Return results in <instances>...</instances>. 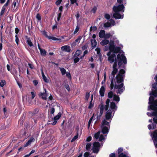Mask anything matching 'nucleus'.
<instances>
[{
  "instance_id": "obj_1",
  "label": "nucleus",
  "mask_w": 157,
  "mask_h": 157,
  "mask_svg": "<svg viewBox=\"0 0 157 157\" xmlns=\"http://www.w3.org/2000/svg\"><path fill=\"white\" fill-rule=\"evenodd\" d=\"M125 73L124 70L121 69L115 77L116 82L115 83L114 89L117 90L116 91L117 94H121L125 90V86L123 82L124 81L125 77Z\"/></svg>"
},
{
  "instance_id": "obj_50",
  "label": "nucleus",
  "mask_w": 157,
  "mask_h": 157,
  "mask_svg": "<svg viewBox=\"0 0 157 157\" xmlns=\"http://www.w3.org/2000/svg\"><path fill=\"white\" fill-rule=\"evenodd\" d=\"M82 38V37L81 36H78L77 38L75 40V42H76L79 43L80 42V40Z\"/></svg>"
},
{
  "instance_id": "obj_38",
  "label": "nucleus",
  "mask_w": 157,
  "mask_h": 157,
  "mask_svg": "<svg viewBox=\"0 0 157 157\" xmlns=\"http://www.w3.org/2000/svg\"><path fill=\"white\" fill-rule=\"evenodd\" d=\"M6 82L5 80H2L0 82V86L1 87H3L6 84Z\"/></svg>"
},
{
  "instance_id": "obj_42",
  "label": "nucleus",
  "mask_w": 157,
  "mask_h": 157,
  "mask_svg": "<svg viewBox=\"0 0 157 157\" xmlns=\"http://www.w3.org/2000/svg\"><path fill=\"white\" fill-rule=\"evenodd\" d=\"M17 0H14L12 4V8H14L16 5L17 3Z\"/></svg>"
},
{
  "instance_id": "obj_20",
  "label": "nucleus",
  "mask_w": 157,
  "mask_h": 157,
  "mask_svg": "<svg viewBox=\"0 0 157 157\" xmlns=\"http://www.w3.org/2000/svg\"><path fill=\"white\" fill-rule=\"evenodd\" d=\"M151 137L152 140H157V130H154L151 134Z\"/></svg>"
},
{
  "instance_id": "obj_35",
  "label": "nucleus",
  "mask_w": 157,
  "mask_h": 157,
  "mask_svg": "<svg viewBox=\"0 0 157 157\" xmlns=\"http://www.w3.org/2000/svg\"><path fill=\"white\" fill-rule=\"evenodd\" d=\"M154 97L152 96H150L149 98V101L148 103L149 104H151V103H152V102L154 101Z\"/></svg>"
},
{
  "instance_id": "obj_48",
  "label": "nucleus",
  "mask_w": 157,
  "mask_h": 157,
  "mask_svg": "<svg viewBox=\"0 0 157 157\" xmlns=\"http://www.w3.org/2000/svg\"><path fill=\"white\" fill-rule=\"evenodd\" d=\"M105 137L103 135H101L99 137V141H101L102 140H104Z\"/></svg>"
},
{
  "instance_id": "obj_51",
  "label": "nucleus",
  "mask_w": 157,
  "mask_h": 157,
  "mask_svg": "<svg viewBox=\"0 0 157 157\" xmlns=\"http://www.w3.org/2000/svg\"><path fill=\"white\" fill-rule=\"evenodd\" d=\"M64 87L66 88V89L68 90V91H70V87L68 84H65L64 85Z\"/></svg>"
},
{
  "instance_id": "obj_4",
  "label": "nucleus",
  "mask_w": 157,
  "mask_h": 157,
  "mask_svg": "<svg viewBox=\"0 0 157 157\" xmlns=\"http://www.w3.org/2000/svg\"><path fill=\"white\" fill-rule=\"evenodd\" d=\"M109 47L105 46L108 49L109 48L110 52H113V53H117L121 50V48L119 47H115L114 45V42L113 40H111L109 44Z\"/></svg>"
},
{
  "instance_id": "obj_60",
  "label": "nucleus",
  "mask_w": 157,
  "mask_h": 157,
  "mask_svg": "<svg viewBox=\"0 0 157 157\" xmlns=\"http://www.w3.org/2000/svg\"><path fill=\"white\" fill-rule=\"evenodd\" d=\"M62 0H57L55 2L57 6L59 5L62 2Z\"/></svg>"
},
{
  "instance_id": "obj_47",
  "label": "nucleus",
  "mask_w": 157,
  "mask_h": 157,
  "mask_svg": "<svg viewBox=\"0 0 157 157\" xmlns=\"http://www.w3.org/2000/svg\"><path fill=\"white\" fill-rule=\"evenodd\" d=\"M97 10V7L96 6H94L93 8L91 10V12L94 13H95Z\"/></svg>"
},
{
  "instance_id": "obj_32",
  "label": "nucleus",
  "mask_w": 157,
  "mask_h": 157,
  "mask_svg": "<svg viewBox=\"0 0 157 157\" xmlns=\"http://www.w3.org/2000/svg\"><path fill=\"white\" fill-rule=\"evenodd\" d=\"M42 75L43 77V79L44 81V82H45L48 83V80L47 78L46 77L43 71H42Z\"/></svg>"
},
{
  "instance_id": "obj_64",
  "label": "nucleus",
  "mask_w": 157,
  "mask_h": 157,
  "mask_svg": "<svg viewBox=\"0 0 157 157\" xmlns=\"http://www.w3.org/2000/svg\"><path fill=\"white\" fill-rule=\"evenodd\" d=\"M153 121L154 123L157 124V117H153Z\"/></svg>"
},
{
  "instance_id": "obj_31",
  "label": "nucleus",
  "mask_w": 157,
  "mask_h": 157,
  "mask_svg": "<svg viewBox=\"0 0 157 157\" xmlns=\"http://www.w3.org/2000/svg\"><path fill=\"white\" fill-rule=\"evenodd\" d=\"M81 51L79 50H78L75 52V53L74 56V57H78L79 56V55L81 54Z\"/></svg>"
},
{
  "instance_id": "obj_8",
  "label": "nucleus",
  "mask_w": 157,
  "mask_h": 157,
  "mask_svg": "<svg viewBox=\"0 0 157 157\" xmlns=\"http://www.w3.org/2000/svg\"><path fill=\"white\" fill-rule=\"evenodd\" d=\"M39 109L38 108L35 109L32 111H29L28 112L29 116L31 117H33V116H36V115L38 113Z\"/></svg>"
},
{
  "instance_id": "obj_21",
  "label": "nucleus",
  "mask_w": 157,
  "mask_h": 157,
  "mask_svg": "<svg viewBox=\"0 0 157 157\" xmlns=\"http://www.w3.org/2000/svg\"><path fill=\"white\" fill-rule=\"evenodd\" d=\"M151 109L154 110V111L152 112L150 114L151 116H154L155 117H157V108H151Z\"/></svg>"
},
{
  "instance_id": "obj_24",
  "label": "nucleus",
  "mask_w": 157,
  "mask_h": 157,
  "mask_svg": "<svg viewBox=\"0 0 157 157\" xmlns=\"http://www.w3.org/2000/svg\"><path fill=\"white\" fill-rule=\"evenodd\" d=\"M105 32L103 30H101L99 33V37L101 38H104Z\"/></svg>"
},
{
  "instance_id": "obj_22",
  "label": "nucleus",
  "mask_w": 157,
  "mask_h": 157,
  "mask_svg": "<svg viewBox=\"0 0 157 157\" xmlns=\"http://www.w3.org/2000/svg\"><path fill=\"white\" fill-rule=\"evenodd\" d=\"M91 45L93 49L95 48L97 45V42L96 40L94 39V40L91 39Z\"/></svg>"
},
{
  "instance_id": "obj_43",
  "label": "nucleus",
  "mask_w": 157,
  "mask_h": 157,
  "mask_svg": "<svg viewBox=\"0 0 157 157\" xmlns=\"http://www.w3.org/2000/svg\"><path fill=\"white\" fill-rule=\"evenodd\" d=\"M111 25V24L109 22H107L106 23H105L104 24V26L105 27H109Z\"/></svg>"
},
{
  "instance_id": "obj_37",
  "label": "nucleus",
  "mask_w": 157,
  "mask_h": 157,
  "mask_svg": "<svg viewBox=\"0 0 157 157\" xmlns=\"http://www.w3.org/2000/svg\"><path fill=\"white\" fill-rule=\"evenodd\" d=\"M94 114V113L93 115V116L90 118V120H89V121L88 124V128H89V127H90V124L91 123L92 121V120H93V118Z\"/></svg>"
},
{
  "instance_id": "obj_2",
  "label": "nucleus",
  "mask_w": 157,
  "mask_h": 157,
  "mask_svg": "<svg viewBox=\"0 0 157 157\" xmlns=\"http://www.w3.org/2000/svg\"><path fill=\"white\" fill-rule=\"evenodd\" d=\"M123 0H117V2L119 4L117 6H114L113 10L115 13L123 12L125 10V7L122 4Z\"/></svg>"
},
{
  "instance_id": "obj_27",
  "label": "nucleus",
  "mask_w": 157,
  "mask_h": 157,
  "mask_svg": "<svg viewBox=\"0 0 157 157\" xmlns=\"http://www.w3.org/2000/svg\"><path fill=\"white\" fill-rule=\"evenodd\" d=\"M6 7H5L3 6L2 7L1 11L0 13V18L4 14L5 12L6 11Z\"/></svg>"
},
{
  "instance_id": "obj_5",
  "label": "nucleus",
  "mask_w": 157,
  "mask_h": 157,
  "mask_svg": "<svg viewBox=\"0 0 157 157\" xmlns=\"http://www.w3.org/2000/svg\"><path fill=\"white\" fill-rule=\"evenodd\" d=\"M107 55L108 56V60L110 63H112L114 62V63L116 61L117 63V58L115 54L113 53L111 54V52L109 51L108 52Z\"/></svg>"
},
{
  "instance_id": "obj_14",
  "label": "nucleus",
  "mask_w": 157,
  "mask_h": 157,
  "mask_svg": "<svg viewBox=\"0 0 157 157\" xmlns=\"http://www.w3.org/2000/svg\"><path fill=\"white\" fill-rule=\"evenodd\" d=\"M61 49L63 51L70 52L71 50V48L68 45H64L61 47Z\"/></svg>"
},
{
  "instance_id": "obj_59",
  "label": "nucleus",
  "mask_w": 157,
  "mask_h": 157,
  "mask_svg": "<svg viewBox=\"0 0 157 157\" xmlns=\"http://www.w3.org/2000/svg\"><path fill=\"white\" fill-rule=\"evenodd\" d=\"M152 88L155 89H157V82H155L152 85Z\"/></svg>"
},
{
  "instance_id": "obj_58",
  "label": "nucleus",
  "mask_w": 157,
  "mask_h": 157,
  "mask_svg": "<svg viewBox=\"0 0 157 157\" xmlns=\"http://www.w3.org/2000/svg\"><path fill=\"white\" fill-rule=\"evenodd\" d=\"M92 101H91L90 102V104L88 106V108L91 109L94 106V104H92Z\"/></svg>"
},
{
  "instance_id": "obj_49",
  "label": "nucleus",
  "mask_w": 157,
  "mask_h": 157,
  "mask_svg": "<svg viewBox=\"0 0 157 157\" xmlns=\"http://www.w3.org/2000/svg\"><path fill=\"white\" fill-rule=\"evenodd\" d=\"M90 97V93L89 92H86L85 95V100L88 101Z\"/></svg>"
},
{
  "instance_id": "obj_18",
  "label": "nucleus",
  "mask_w": 157,
  "mask_h": 157,
  "mask_svg": "<svg viewBox=\"0 0 157 157\" xmlns=\"http://www.w3.org/2000/svg\"><path fill=\"white\" fill-rule=\"evenodd\" d=\"M105 90V88L104 86H101L99 90V93L101 97H103L104 96Z\"/></svg>"
},
{
  "instance_id": "obj_11",
  "label": "nucleus",
  "mask_w": 157,
  "mask_h": 157,
  "mask_svg": "<svg viewBox=\"0 0 157 157\" xmlns=\"http://www.w3.org/2000/svg\"><path fill=\"white\" fill-rule=\"evenodd\" d=\"M112 112L111 110L109 109L107 111L105 114V118L106 120H109L110 119L111 117Z\"/></svg>"
},
{
  "instance_id": "obj_13",
  "label": "nucleus",
  "mask_w": 157,
  "mask_h": 157,
  "mask_svg": "<svg viewBox=\"0 0 157 157\" xmlns=\"http://www.w3.org/2000/svg\"><path fill=\"white\" fill-rule=\"evenodd\" d=\"M101 128H102L101 132L103 134H106L109 132L110 128L109 127L108 128V127L105 126L101 127Z\"/></svg>"
},
{
  "instance_id": "obj_28",
  "label": "nucleus",
  "mask_w": 157,
  "mask_h": 157,
  "mask_svg": "<svg viewBox=\"0 0 157 157\" xmlns=\"http://www.w3.org/2000/svg\"><path fill=\"white\" fill-rule=\"evenodd\" d=\"M105 125H107L108 127H109V128H110V125L109 123L105 120H104L103 121H102L101 127L104 126Z\"/></svg>"
},
{
  "instance_id": "obj_10",
  "label": "nucleus",
  "mask_w": 157,
  "mask_h": 157,
  "mask_svg": "<svg viewBox=\"0 0 157 157\" xmlns=\"http://www.w3.org/2000/svg\"><path fill=\"white\" fill-rule=\"evenodd\" d=\"M110 107L111 110L113 112L115 113L117 110V107L115 103L113 101L111 102Z\"/></svg>"
},
{
  "instance_id": "obj_23",
  "label": "nucleus",
  "mask_w": 157,
  "mask_h": 157,
  "mask_svg": "<svg viewBox=\"0 0 157 157\" xmlns=\"http://www.w3.org/2000/svg\"><path fill=\"white\" fill-rule=\"evenodd\" d=\"M109 41L106 39L103 40L101 42L100 44L102 46H105L109 43Z\"/></svg>"
},
{
  "instance_id": "obj_6",
  "label": "nucleus",
  "mask_w": 157,
  "mask_h": 157,
  "mask_svg": "<svg viewBox=\"0 0 157 157\" xmlns=\"http://www.w3.org/2000/svg\"><path fill=\"white\" fill-rule=\"evenodd\" d=\"M93 145V152L94 153H98L99 150V147L100 146V144L99 142H95L94 143Z\"/></svg>"
},
{
  "instance_id": "obj_40",
  "label": "nucleus",
  "mask_w": 157,
  "mask_h": 157,
  "mask_svg": "<svg viewBox=\"0 0 157 157\" xmlns=\"http://www.w3.org/2000/svg\"><path fill=\"white\" fill-rule=\"evenodd\" d=\"M60 70L63 75L66 73V70L64 68H61Z\"/></svg>"
},
{
  "instance_id": "obj_9",
  "label": "nucleus",
  "mask_w": 157,
  "mask_h": 157,
  "mask_svg": "<svg viewBox=\"0 0 157 157\" xmlns=\"http://www.w3.org/2000/svg\"><path fill=\"white\" fill-rule=\"evenodd\" d=\"M100 113L101 115H102L103 113L104 109L106 111H108L109 105H106L104 106L103 104L100 105Z\"/></svg>"
},
{
  "instance_id": "obj_25",
  "label": "nucleus",
  "mask_w": 157,
  "mask_h": 157,
  "mask_svg": "<svg viewBox=\"0 0 157 157\" xmlns=\"http://www.w3.org/2000/svg\"><path fill=\"white\" fill-rule=\"evenodd\" d=\"M115 79L113 77H111L110 78L111 83L110 84V88L111 90H112L114 87L115 85L114 84V81Z\"/></svg>"
},
{
  "instance_id": "obj_29",
  "label": "nucleus",
  "mask_w": 157,
  "mask_h": 157,
  "mask_svg": "<svg viewBox=\"0 0 157 157\" xmlns=\"http://www.w3.org/2000/svg\"><path fill=\"white\" fill-rule=\"evenodd\" d=\"M61 115H62V114L60 112L59 113H58V114L57 115L55 116L54 117V120L57 121V120H59L60 118V117H61Z\"/></svg>"
},
{
  "instance_id": "obj_57",
  "label": "nucleus",
  "mask_w": 157,
  "mask_h": 157,
  "mask_svg": "<svg viewBox=\"0 0 157 157\" xmlns=\"http://www.w3.org/2000/svg\"><path fill=\"white\" fill-rule=\"evenodd\" d=\"M89 47L87 45L85 44L82 47V49L83 50H84L86 49H87Z\"/></svg>"
},
{
  "instance_id": "obj_19",
  "label": "nucleus",
  "mask_w": 157,
  "mask_h": 157,
  "mask_svg": "<svg viewBox=\"0 0 157 157\" xmlns=\"http://www.w3.org/2000/svg\"><path fill=\"white\" fill-rule=\"evenodd\" d=\"M122 16V15L118 13H115L113 14V17L116 19H120L123 18V16Z\"/></svg>"
},
{
  "instance_id": "obj_41",
  "label": "nucleus",
  "mask_w": 157,
  "mask_h": 157,
  "mask_svg": "<svg viewBox=\"0 0 157 157\" xmlns=\"http://www.w3.org/2000/svg\"><path fill=\"white\" fill-rule=\"evenodd\" d=\"M112 36L110 34V33H106V34H105L104 38L105 39H108Z\"/></svg>"
},
{
  "instance_id": "obj_26",
  "label": "nucleus",
  "mask_w": 157,
  "mask_h": 157,
  "mask_svg": "<svg viewBox=\"0 0 157 157\" xmlns=\"http://www.w3.org/2000/svg\"><path fill=\"white\" fill-rule=\"evenodd\" d=\"M113 100V101H115L117 102H118L120 101V98L118 95H117L116 94H114Z\"/></svg>"
},
{
  "instance_id": "obj_34",
  "label": "nucleus",
  "mask_w": 157,
  "mask_h": 157,
  "mask_svg": "<svg viewBox=\"0 0 157 157\" xmlns=\"http://www.w3.org/2000/svg\"><path fill=\"white\" fill-rule=\"evenodd\" d=\"M100 131H98L97 133H95L94 136V138L96 139H98L100 136Z\"/></svg>"
},
{
  "instance_id": "obj_52",
  "label": "nucleus",
  "mask_w": 157,
  "mask_h": 157,
  "mask_svg": "<svg viewBox=\"0 0 157 157\" xmlns=\"http://www.w3.org/2000/svg\"><path fill=\"white\" fill-rule=\"evenodd\" d=\"M15 37V38H16L15 41H16V42L17 44L18 45L19 44V39L17 35H16Z\"/></svg>"
},
{
  "instance_id": "obj_44",
  "label": "nucleus",
  "mask_w": 157,
  "mask_h": 157,
  "mask_svg": "<svg viewBox=\"0 0 157 157\" xmlns=\"http://www.w3.org/2000/svg\"><path fill=\"white\" fill-rule=\"evenodd\" d=\"M91 144L90 143H87L86 146V149L88 151L90 150V148Z\"/></svg>"
},
{
  "instance_id": "obj_16",
  "label": "nucleus",
  "mask_w": 157,
  "mask_h": 157,
  "mask_svg": "<svg viewBox=\"0 0 157 157\" xmlns=\"http://www.w3.org/2000/svg\"><path fill=\"white\" fill-rule=\"evenodd\" d=\"M157 99L154 100L152 103L149 106V107L150 108H157Z\"/></svg>"
},
{
  "instance_id": "obj_3",
  "label": "nucleus",
  "mask_w": 157,
  "mask_h": 157,
  "mask_svg": "<svg viewBox=\"0 0 157 157\" xmlns=\"http://www.w3.org/2000/svg\"><path fill=\"white\" fill-rule=\"evenodd\" d=\"M117 63L118 65V68H120L122 67L121 66L123 63L126 64L127 63V60L126 57L123 54L121 55L118 54L117 56Z\"/></svg>"
},
{
  "instance_id": "obj_46",
  "label": "nucleus",
  "mask_w": 157,
  "mask_h": 157,
  "mask_svg": "<svg viewBox=\"0 0 157 157\" xmlns=\"http://www.w3.org/2000/svg\"><path fill=\"white\" fill-rule=\"evenodd\" d=\"M76 57L73 60L74 63H77L79 61V60H80L79 58H78L77 57Z\"/></svg>"
},
{
  "instance_id": "obj_39",
  "label": "nucleus",
  "mask_w": 157,
  "mask_h": 157,
  "mask_svg": "<svg viewBox=\"0 0 157 157\" xmlns=\"http://www.w3.org/2000/svg\"><path fill=\"white\" fill-rule=\"evenodd\" d=\"M151 94L155 97H157V89L153 91L152 92Z\"/></svg>"
},
{
  "instance_id": "obj_45",
  "label": "nucleus",
  "mask_w": 157,
  "mask_h": 157,
  "mask_svg": "<svg viewBox=\"0 0 157 157\" xmlns=\"http://www.w3.org/2000/svg\"><path fill=\"white\" fill-rule=\"evenodd\" d=\"M36 18L38 21H41V17L39 13H37L36 16Z\"/></svg>"
},
{
  "instance_id": "obj_33",
  "label": "nucleus",
  "mask_w": 157,
  "mask_h": 157,
  "mask_svg": "<svg viewBox=\"0 0 157 157\" xmlns=\"http://www.w3.org/2000/svg\"><path fill=\"white\" fill-rule=\"evenodd\" d=\"M48 38L49 39H52L54 40H60V39L57 38L54 36H48Z\"/></svg>"
},
{
  "instance_id": "obj_12",
  "label": "nucleus",
  "mask_w": 157,
  "mask_h": 157,
  "mask_svg": "<svg viewBox=\"0 0 157 157\" xmlns=\"http://www.w3.org/2000/svg\"><path fill=\"white\" fill-rule=\"evenodd\" d=\"M44 92L43 93H41L39 95L40 96H41V98L43 99L46 100L47 98L48 94L46 93V90L44 89Z\"/></svg>"
},
{
  "instance_id": "obj_17",
  "label": "nucleus",
  "mask_w": 157,
  "mask_h": 157,
  "mask_svg": "<svg viewBox=\"0 0 157 157\" xmlns=\"http://www.w3.org/2000/svg\"><path fill=\"white\" fill-rule=\"evenodd\" d=\"M25 38L26 40V43L30 47L33 46V44L32 43L30 38L29 37L27 36H26Z\"/></svg>"
},
{
  "instance_id": "obj_56",
  "label": "nucleus",
  "mask_w": 157,
  "mask_h": 157,
  "mask_svg": "<svg viewBox=\"0 0 157 157\" xmlns=\"http://www.w3.org/2000/svg\"><path fill=\"white\" fill-rule=\"evenodd\" d=\"M95 51L97 52V53L98 55H100L101 54L100 53V48H96L95 49Z\"/></svg>"
},
{
  "instance_id": "obj_53",
  "label": "nucleus",
  "mask_w": 157,
  "mask_h": 157,
  "mask_svg": "<svg viewBox=\"0 0 157 157\" xmlns=\"http://www.w3.org/2000/svg\"><path fill=\"white\" fill-rule=\"evenodd\" d=\"M104 17L107 20H109L110 18V15L107 13L105 14Z\"/></svg>"
},
{
  "instance_id": "obj_30",
  "label": "nucleus",
  "mask_w": 157,
  "mask_h": 157,
  "mask_svg": "<svg viewBox=\"0 0 157 157\" xmlns=\"http://www.w3.org/2000/svg\"><path fill=\"white\" fill-rule=\"evenodd\" d=\"M78 129L76 132V135L74 136L71 140V142H74L76 139L78 137Z\"/></svg>"
},
{
  "instance_id": "obj_7",
  "label": "nucleus",
  "mask_w": 157,
  "mask_h": 157,
  "mask_svg": "<svg viewBox=\"0 0 157 157\" xmlns=\"http://www.w3.org/2000/svg\"><path fill=\"white\" fill-rule=\"evenodd\" d=\"M117 63L116 61L113 64V70L111 73V75H112V77L114 78L115 75L116 74L117 72L118 71V69L117 68Z\"/></svg>"
},
{
  "instance_id": "obj_62",
  "label": "nucleus",
  "mask_w": 157,
  "mask_h": 157,
  "mask_svg": "<svg viewBox=\"0 0 157 157\" xmlns=\"http://www.w3.org/2000/svg\"><path fill=\"white\" fill-rule=\"evenodd\" d=\"M153 140L155 147L157 148V140Z\"/></svg>"
},
{
  "instance_id": "obj_63",
  "label": "nucleus",
  "mask_w": 157,
  "mask_h": 157,
  "mask_svg": "<svg viewBox=\"0 0 157 157\" xmlns=\"http://www.w3.org/2000/svg\"><path fill=\"white\" fill-rule=\"evenodd\" d=\"M89 155V153L87 152H86L84 153L83 156L84 157H88Z\"/></svg>"
},
{
  "instance_id": "obj_36",
  "label": "nucleus",
  "mask_w": 157,
  "mask_h": 157,
  "mask_svg": "<svg viewBox=\"0 0 157 157\" xmlns=\"http://www.w3.org/2000/svg\"><path fill=\"white\" fill-rule=\"evenodd\" d=\"M113 92L110 91L108 93V97L109 98H111L113 97Z\"/></svg>"
},
{
  "instance_id": "obj_55",
  "label": "nucleus",
  "mask_w": 157,
  "mask_h": 157,
  "mask_svg": "<svg viewBox=\"0 0 157 157\" xmlns=\"http://www.w3.org/2000/svg\"><path fill=\"white\" fill-rule=\"evenodd\" d=\"M62 15V13L60 12L58 13L57 16V20L58 21H59L60 19V18L61 17Z\"/></svg>"
},
{
  "instance_id": "obj_15",
  "label": "nucleus",
  "mask_w": 157,
  "mask_h": 157,
  "mask_svg": "<svg viewBox=\"0 0 157 157\" xmlns=\"http://www.w3.org/2000/svg\"><path fill=\"white\" fill-rule=\"evenodd\" d=\"M38 49L40 51L41 55L42 56H45L47 53V52L44 49H42L40 47V45L39 44H38Z\"/></svg>"
},
{
  "instance_id": "obj_54",
  "label": "nucleus",
  "mask_w": 157,
  "mask_h": 157,
  "mask_svg": "<svg viewBox=\"0 0 157 157\" xmlns=\"http://www.w3.org/2000/svg\"><path fill=\"white\" fill-rule=\"evenodd\" d=\"M118 157H129L127 156L126 155L124 154L123 153H120L118 155Z\"/></svg>"
},
{
  "instance_id": "obj_61",
  "label": "nucleus",
  "mask_w": 157,
  "mask_h": 157,
  "mask_svg": "<svg viewBox=\"0 0 157 157\" xmlns=\"http://www.w3.org/2000/svg\"><path fill=\"white\" fill-rule=\"evenodd\" d=\"M79 27L78 25H77L76 27V28L75 29V30L74 32V34H75L79 30Z\"/></svg>"
}]
</instances>
